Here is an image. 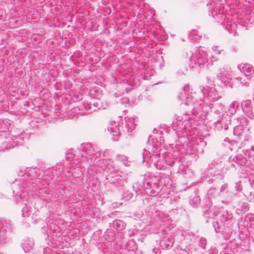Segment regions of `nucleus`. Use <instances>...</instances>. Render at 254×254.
I'll return each instance as SVG.
<instances>
[{"instance_id":"f257e3e1","label":"nucleus","mask_w":254,"mask_h":254,"mask_svg":"<svg viewBox=\"0 0 254 254\" xmlns=\"http://www.w3.org/2000/svg\"><path fill=\"white\" fill-rule=\"evenodd\" d=\"M187 87L180 93L178 98L182 101L181 105L182 108L188 106V110H190L191 115L193 116L192 119L188 114H184L183 116H177L176 122H173V127H176L175 129L179 131L190 130L189 127H191L193 120L199 121L200 119L204 120L207 115L209 107L205 103L207 101L209 102L217 101L221 96L218 93L217 89L214 87H207L202 90L204 96V100L196 99L195 93H187Z\"/></svg>"},{"instance_id":"f03ea898","label":"nucleus","mask_w":254,"mask_h":254,"mask_svg":"<svg viewBox=\"0 0 254 254\" xmlns=\"http://www.w3.org/2000/svg\"><path fill=\"white\" fill-rule=\"evenodd\" d=\"M98 153H94V149L89 143H83L75 150H70L66 154L65 160L69 164L68 166L70 170L68 173H72L77 177L82 173V168L84 167L82 164L87 163L91 165L93 162L97 160Z\"/></svg>"},{"instance_id":"7ed1b4c3","label":"nucleus","mask_w":254,"mask_h":254,"mask_svg":"<svg viewBox=\"0 0 254 254\" xmlns=\"http://www.w3.org/2000/svg\"><path fill=\"white\" fill-rule=\"evenodd\" d=\"M161 146V143L156 139L150 136L148 138L146 149L142 153L143 162L148 163L150 166L153 165L157 169H161L160 159V154L157 153Z\"/></svg>"},{"instance_id":"20e7f679","label":"nucleus","mask_w":254,"mask_h":254,"mask_svg":"<svg viewBox=\"0 0 254 254\" xmlns=\"http://www.w3.org/2000/svg\"><path fill=\"white\" fill-rule=\"evenodd\" d=\"M103 163L106 165L104 169L106 180L107 181L118 188L123 186L125 182L123 176V172L115 169L113 161L111 159L105 160L100 163L99 165Z\"/></svg>"},{"instance_id":"39448f33","label":"nucleus","mask_w":254,"mask_h":254,"mask_svg":"<svg viewBox=\"0 0 254 254\" xmlns=\"http://www.w3.org/2000/svg\"><path fill=\"white\" fill-rule=\"evenodd\" d=\"M210 5L212 6V10L209 12V15H211L214 18H221L222 25L225 26V29L229 30L234 31V34L237 35V32L236 31V28H240L245 26L244 24H239V27L237 24L233 22L232 20L230 21L229 18L223 14V11H221V8L223 6L219 2H212Z\"/></svg>"},{"instance_id":"423d86ee","label":"nucleus","mask_w":254,"mask_h":254,"mask_svg":"<svg viewBox=\"0 0 254 254\" xmlns=\"http://www.w3.org/2000/svg\"><path fill=\"white\" fill-rule=\"evenodd\" d=\"M187 56L189 59V65L192 68L204 66L208 62L206 52L201 49H195L193 52L192 51L187 52Z\"/></svg>"},{"instance_id":"0eeeda50","label":"nucleus","mask_w":254,"mask_h":254,"mask_svg":"<svg viewBox=\"0 0 254 254\" xmlns=\"http://www.w3.org/2000/svg\"><path fill=\"white\" fill-rule=\"evenodd\" d=\"M30 182H25L24 179H16L11 184V188L13 196H16V201L17 203L19 202V199H21L22 193L26 192L27 187L29 186L28 184Z\"/></svg>"},{"instance_id":"6e6552de","label":"nucleus","mask_w":254,"mask_h":254,"mask_svg":"<svg viewBox=\"0 0 254 254\" xmlns=\"http://www.w3.org/2000/svg\"><path fill=\"white\" fill-rule=\"evenodd\" d=\"M158 182V180L156 177L151 178L149 181H145L143 183V187L146 193L154 194L157 192V190H160Z\"/></svg>"},{"instance_id":"1a4fd4ad","label":"nucleus","mask_w":254,"mask_h":254,"mask_svg":"<svg viewBox=\"0 0 254 254\" xmlns=\"http://www.w3.org/2000/svg\"><path fill=\"white\" fill-rule=\"evenodd\" d=\"M231 117L228 114L224 113L219 120L215 123V128L218 130H227L231 125Z\"/></svg>"},{"instance_id":"9d476101","label":"nucleus","mask_w":254,"mask_h":254,"mask_svg":"<svg viewBox=\"0 0 254 254\" xmlns=\"http://www.w3.org/2000/svg\"><path fill=\"white\" fill-rule=\"evenodd\" d=\"M183 147L188 154H197L201 149L200 145L194 139L189 141L186 144L184 143Z\"/></svg>"},{"instance_id":"9b49d317","label":"nucleus","mask_w":254,"mask_h":254,"mask_svg":"<svg viewBox=\"0 0 254 254\" xmlns=\"http://www.w3.org/2000/svg\"><path fill=\"white\" fill-rule=\"evenodd\" d=\"M232 124L235 126L233 127V133L235 136H240L244 130V125H246V120L244 118L234 119Z\"/></svg>"},{"instance_id":"f8f14e48","label":"nucleus","mask_w":254,"mask_h":254,"mask_svg":"<svg viewBox=\"0 0 254 254\" xmlns=\"http://www.w3.org/2000/svg\"><path fill=\"white\" fill-rule=\"evenodd\" d=\"M217 77L222 82L226 84L232 79L231 71L230 68H222L219 69L217 73Z\"/></svg>"},{"instance_id":"ddd939ff","label":"nucleus","mask_w":254,"mask_h":254,"mask_svg":"<svg viewBox=\"0 0 254 254\" xmlns=\"http://www.w3.org/2000/svg\"><path fill=\"white\" fill-rule=\"evenodd\" d=\"M243 112L251 119H254V109L250 100L243 101L241 103Z\"/></svg>"},{"instance_id":"4468645a","label":"nucleus","mask_w":254,"mask_h":254,"mask_svg":"<svg viewBox=\"0 0 254 254\" xmlns=\"http://www.w3.org/2000/svg\"><path fill=\"white\" fill-rule=\"evenodd\" d=\"M125 126L122 127V130L129 135L135 129L134 118L132 117H126L125 118Z\"/></svg>"},{"instance_id":"2eb2a0df","label":"nucleus","mask_w":254,"mask_h":254,"mask_svg":"<svg viewBox=\"0 0 254 254\" xmlns=\"http://www.w3.org/2000/svg\"><path fill=\"white\" fill-rule=\"evenodd\" d=\"M238 68L244 73V75L249 76V78L254 79V68L252 65L241 63L238 65Z\"/></svg>"},{"instance_id":"dca6fc26","label":"nucleus","mask_w":254,"mask_h":254,"mask_svg":"<svg viewBox=\"0 0 254 254\" xmlns=\"http://www.w3.org/2000/svg\"><path fill=\"white\" fill-rule=\"evenodd\" d=\"M174 240L170 235H167L160 241V247L162 249H167L172 247Z\"/></svg>"},{"instance_id":"f3484780","label":"nucleus","mask_w":254,"mask_h":254,"mask_svg":"<svg viewBox=\"0 0 254 254\" xmlns=\"http://www.w3.org/2000/svg\"><path fill=\"white\" fill-rule=\"evenodd\" d=\"M247 155L246 153L242 154H238L233 158H230V162H234L237 165L244 166L246 165L248 161L247 159Z\"/></svg>"},{"instance_id":"a211bd4d","label":"nucleus","mask_w":254,"mask_h":254,"mask_svg":"<svg viewBox=\"0 0 254 254\" xmlns=\"http://www.w3.org/2000/svg\"><path fill=\"white\" fill-rule=\"evenodd\" d=\"M21 245L25 253H28L33 249L34 242L32 238H25L22 240Z\"/></svg>"},{"instance_id":"6ab92c4d","label":"nucleus","mask_w":254,"mask_h":254,"mask_svg":"<svg viewBox=\"0 0 254 254\" xmlns=\"http://www.w3.org/2000/svg\"><path fill=\"white\" fill-rule=\"evenodd\" d=\"M119 123L115 121L110 122L108 130L114 137H117L121 134V129L119 127Z\"/></svg>"},{"instance_id":"aec40b11","label":"nucleus","mask_w":254,"mask_h":254,"mask_svg":"<svg viewBox=\"0 0 254 254\" xmlns=\"http://www.w3.org/2000/svg\"><path fill=\"white\" fill-rule=\"evenodd\" d=\"M27 201V198L25 197L24 199L23 200L25 206L22 209V214L23 217H28L32 213V207L26 203Z\"/></svg>"},{"instance_id":"412c9836","label":"nucleus","mask_w":254,"mask_h":254,"mask_svg":"<svg viewBox=\"0 0 254 254\" xmlns=\"http://www.w3.org/2000/svg\"><path fill=\"white\" fill-rule=\"evenodd\" d=\"M85 108L88 113L97 111L99 109L98 104L94 101L87 103L85 105Z\"/></svg>"},{"instance_id":"4be33fe9","label":"nucleus","mask_w":254,"mask_h":254,"mask_svg":"<svg viewBox=\"0 0 254 254\" xmlns=\"http://www.w3.org/2000/svg\"><path fill=\"white\" fill-rule=\"evenodd\" d=\"M253 79V78H249V76L244 75L243 76L235 78V82L237 83H239L242 86H248L250 81Z\"/></svg>"},{"instance_id":"5701e85b","label":"nucleus","mask_w":254,"mask_h":254,"mask_svg":"<svg viewBox=\"0 0 254 254\" xmlns=\"http://www.w3.org/2000/svg\"><path fill=\"white\" fill-rule=\"evenodd\" d=\"M26 173L27 176L31 179L37 178L40 176V169L37 168H27L26 170Z\"/></svg>"},{"instance_id":"b1692460","label":"nucleus","mask_w":254,"mask_h":254,"mask_svg":"<svg viewBox=\"0 0 254 254\" xmlns=\"http://www.w3.org/2000/svg\"><path fill=\"white\" fill-rule=\"evenodd\" d=\"M217 216L219 220L222 223L227 221L231 218V216L228 214V211H224L222 213L218 214Z\"/></svg>"},{"instance_id":"393cba45","label":"nucleus","mask_w":254,"mask_h":254,"mask_svg":"<svg viewBox=\"0 0 254 254\" xmlns=\"http://www.w3.org/2000/svg\"><path fill=\"white\" fill-rule=\"evenodd\" d=\"M212 49L214 52V55H212L211 57H210V59L212 60V61H216L218 60V58L216 57V56L220 55L223 50L218 49V46H213Z\"/></svg>"},{"instance_id":"a878e982","label":"nucleus","mask_w":254,"mask_h":254,"mask_svg":"<svg viewBox=\"0 0 254 254\" xmlns=\"http://www.w3.org/2000/svg\"><path fill=\"white\" fill-rule=\"evenodd\" d=\"M116 159L122 162L126 166H129L130 165V162L127 160V157L124 155H117L116 156Z\"/></svg>"},{"instance_id":"bb28decb","label":"nucleus","mask_w":254,"mask_h":254,"mask_svg":"<svg viewBox=\"0 0 254 254\" xmlns=\"http://www.w3.org/2000/svg\"><path fill=\"white\" fill-rule=\"evenodd\" d=\"M113 226L119 230H122L125 228L124 222L121 220H115L113 222Z\"/></svg>"},{"instance_id":"cd10ccee","label":"nucleus","mask_w":254,"mask_h":254,"mask_svg":"<svg viewBox=\"0 0 254 254\" xmlns=\"http://www.w3.org/2000/svg\"><path fill=\"white\" fill-rule=\"evenodd\" d=\"M200 199L198 196L195 195L190 197V203L192 206L195 207L197 206L200 203Z\"/></svg>"},{"instance_id":"c85d7f7f","label":"nucleus","mask_w":254,"mask_h":254,"mask_svg":"<svg viewBox=\"0 0 254 254\" xmlns=\"http://www.w3.org/2000/svg\"><path fill=\"white\" fill-rule=\"evenodd\" d=\"M43 253L44 254H64V253L60 251H53L49 247L44 248Z\"/></svg>"},{"instance_id":"c756f323","label":"nucleus","mask_w":254,"mask_h":254,"mask_svg":"<svg viewBox=\"0 0 254 254\" xmlns=\"http://www.w3.org/2000/svg\"><path fill=\"white\" fill-rule=\"evenodd\" d=\"M217 193L218 192L215 188H210L207 192L208 196L210 197H215Z\"/></svg>"},{"instance_id":"7c9ffc66","label":"nucleus","mask_w":254,"mask_h":254,"mask_svg":"<svg viewBox=\"0 0 254 254\" xmlns=\"http://www.w3.org/2000/svg\"><path fill=\"white\" fill-rule=\"evenodd\" d=\"M200 36L197 33H196V32L194 31H192V32H191L189 35V38L190 40L191 41L196 40L200 38Z\"/></svg>"},{"instance_id":"2f4dec72","label":"nucleus","mask_w":254,"mask_h":254,"mask_svg":"<svg viewBox=\"0 0 254 254\" xmlns=\"http://www.w3.org/2000/svg\"><path fill=\"white\" fill-rule=\"evenodd\" d=\"M199 246L202 249H205V246L207 244V240L205 238H201L199 241Z\"/></svg>"},{"instance_id":"473e14b6","label":"nucleus","mask_w":254,"mask_h":254,"mask_svg":"<svg viewBox=\"0 0 254 254\" xmlns=\"http://www.w3.org/2000/svg\"><path fill=\"white\" fill-rule=\"evenodd\" d=\"M245 222H254V215L249 214L245 218Z\"/></svg>"},{"instance_id":"72a5a7b5","label":"nucleus","mask_w":254,"mask_h":254,"mask_svg":"<svg viewBox=\"0 0 254 254\" xmlns=\"http://www.w3.org/2000/svg\"><path fill=\"white\" fill-rule=\"evenodd\" d=\"M213 227L215 228V231L217 233H220L221 232V229H222L221 227L219 225V224L217 221L215 222H213Z\"/></svg>"},{"instance_id":"f704fd0d","label":"nucleus","mask_w":254,"mask_h":254,"mask_svg":"<svg viewBox=\"0 0 254 254\" xmlns=\"http://www.w3.org/2000/svg\"><path fill=\"white\" fill-rule=\"evenodd\" d=\"M251 150L252 151L251 154L253 156V158H252L251 157H250L249 158V161L251 162V163L252 164V165L253 166V164H254V146H252L251 147Z\"/></svg>"},{"instance_id":"c9c22d12","label":"nucleus","mask_w":254,"mask_h":254,"mask_svg":"<svg viewBox=\"0 0 254 254\" xmlns=\"http://www.w3.org/2000/svg\"><path fill=\"white\" fill-rule=\"evenodd\" d=\"M94 171L96 173L97 171V167L96 166H91L88 169V172Z\"/></svg>"},{"instance_id":"e433bc0d","label":"nucleus","mask_w":254,"mask_h":254,"mask_svg":"<svg viewBox=\"0 0 254 254\" xmlns=\"http://www.w3.org/2000/svg\"><path fill=\"white\" fill-rule=\"evenodd\" d=\"M227 188V184H224V185H222L220 189V192L222 193V192L225 191V190Z\"/></svg>"},{"instance_id":"4c0bfd02","label":"nucleus","mask_w":254,"mask_h":254,"mask_svg":"<svg viewBox=\"0 0 254 254\" xmlns=\"http://www.w3.org/2000/svg\"><path fill=\"white\" fill-rule=\"evenodd\" d=\"M244 210L245 211H246L248 210V204L247 203H246V204H244Z\"/></svg>"},{"instance_id":"58836bf2","label":"nucleus","mask_w":254,"mask_h":254,"mask_svg":"<svg viewBox=\"0 0 254 254\" xmlns=\"http://www.w3.org/2000/svg\"><path fill=\"white\" fill-rule=\"evenodd\" d=\"M177 74H178V76H181L183 74H184V73L182 72V71H179L177 72Z\"/></svg>"},{"instance_id":"ea45409f","label":"nucleus","mask_w":254,"mask_h":254,"mask_svg":"<svg viewBox=\"0 0 254 254\" xmlns=\"http://www.w3.org/2000/svg\"><path fill=\"white\" fill-rule=\"evenodd\" d=\"M132 196V194L131 193H129L128 196V198H130Z\"/></svg>"},{"instance_id":"a19ab883","label":"nucleus","mask_w":254,"mask_h":254,"mask_svg":"<svg viewBox=\"0 0 254 254\" xmlns=\"http://www.w3.org/2000/svg\"><path fill=\"white\" fill-rule=\"evenodd\" d=\"M236 104V102L235 101H234L232 104H231V106H234L235 105V104Z\"/></svg>"},{"instance_id":"79ce46f5","label":"nucleus","mask_w":254,"mask_h":254,"mask_svg":"<svg viewBox=\"0 0 254 254\" xmlns=\"http://www.w3.org/2000/svg\"><path fill=\"white\" fill-rule=\"evenodd\" d=\"M108 150H106L104 151V155L105 156V153H106V152H107Z\"/></svg>"},{"instance_id":"37998d69","label":"nucleus","mask_w":254,"mask_h":254,"mask_svg":"<svg viewBox=\"0 0 254 254\" xmlns=\"http://www.w3.org/2000/svg\"><path fill=\"white\" fill-rule=\"evenodd\" d=\"M228 140H229V139H228V138H226L225 139V141H228H228H228Z\"/></svg>"},{"instance_id":"c03bdc74","label":"nucleus","mask_w":254,"mask_h":254,"mask_svg":"<svg viewBox=\"0 0 254 254\" xmlns=\"http://www.w3.org/2000/svg\"><path fill=\"white\" fill-rule=\"evenodd\" d=\"M107 254H116L112 253H107Z\"/></svg>"},{"instance_id":"a18cd8bd","label":"nucleus","mask_w":254,"mask_h":254,"mask_svg":"<svg viewBox=\"0 0 254 254\" xmlns=\"http://www.w3.org/2000/svg\"><path fill=\"white\" fill-rule=\"evenodd\" d=\"M231 165H232V166H234V167H235L234 164L232 163Z\"/></svg>"},{"instance_id":"49530a36","label":"nucleus","mask_w":254,"mask_h":254,"mask_svg":"<svg viewBox=\"0 0 254 254\" xmlns=\"http://www.w3.org/2000/svg\"><path fill=\"white\" fill-rule=\"evenodd\" d=\"M184 139H187V140L189 141L188 138H184Z\"/></svg>"},{"instance_id":"de8ad7c7","label":"nucleus","mask_w":254,"mask_h":254,"mask_svg":"<svg viewBox=\"0 0 254 254\" xmlns=\"http://www.w3.org/2000/svg\"><path fill=\"white\" fill-rule=\"evenodd\" d=\"M253 166H254V164H253Z\"/></svg>"}]
</instances>
